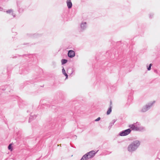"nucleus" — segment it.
Wrapping results in <instances>:
<instances>
[{"label":"nucleus","mask_w":160,"mask_h":160,"mask_svg":"<svg viewBox=\"0 0 160 160\" xmlns=\"http://www.w3.org/2000/svg\"><path fill=\"white\" fill-rule=\"evenodd\" d=\"M130 133V128L120 132L119 135L121 136H126Z\"/></svg>","instance_id":"1"},{"label":"nucleus","mask_w":160,"mask_h":160,"mask_svg":"<svg viewBox=\"0 0 160 160\" xmlns=\"http://www.w3.org/2000/svg\"><path fill=\"white\" fill-rule=\"evenodd\" d=\"M140 145L139 142L138 141H136L134 142L131 145V149L134 151Z\"/></svg>","instance_id":"2"},{"label":"nucleus","mask_w":160,"mask_h":160,"mask_svg":"<svg viewBox=\"0 0 160 160\" xmlns=\"http://www.w3.org/2000/svg\"><path fill=\"white\" fill-rule=\"evenodd\" d=\"M98 151V150L96 152H95V151L92 150L87 153L88 159L93 158Z\"/></svg>","instance_id":"3"},{"label":"nucleus","mask_w":160,"mask_h":160,"mask_svg":"<svg viewBox=\"0 0 160 160\" xmlns=\"http://www.w3.org/2000/svg\"><path fill=\"white\" fill-rule=\"evenodd\" d=\"M87 28V23L86 22H82L80 24V31L82 32Z\"/></svg>","instance_id":"4"},{"label":"nucleus","mask_w":160,"mask_h":160,"mask_svg":"<svg viewBox=\"0 0 160 160\" xmlns=\"http://www.w3.org/2000/svg\"><path fill=\"white\" fill-rule=\"evenodd\" d=\"M131 129H132V130L137 131H140L142 129L141 128L136 125H132L131 127Z\"/></svg>","instance_id":"5"},{"label":"nucleus","mask_w":160,"mask_h":160,"mask_svg":"<svg viewBox=\"0 0 160 160\" xmlns=\"http://www.w3.org/2000/svg\"><path fill=\"white\" fill-rule=\"evenodd\" d=\"M68 55L70 58H72L75 56V52L72 50H70L68 51Z\"/></svg>","instance_id":"6"},{"label":"nucleus","mask_w":160,"mask_h":160,"mask_svg":"<svg viewBox=\"0 0 160 160\" xmlns=\"http://www.w3.org/2000/svg\"><path fill=\"white\" fill-rule=\"evenodd\" d=\"M155 103V101L153 102L152 103H150L148 104V105H146L145 106L144 108H143L142 109V112H144L146 111L148 109V107H150L151 106L152 104Z\"/></svg>","instance_id":"7"},{"label":"nucleus","mask_w":160,"mask_h":160,"mask_svg":"<svg viewBox=\"0 0 160 160\" xmlns=\"http://www.w3.org/2000/svg\"><path fill=\"white\" fill-rule=\"evenodd\" d=\"M66 3L67 7L69 9H70L72 8V5L71 0H67Z\"/></svg>","instance_id":"8"},{"label":"nucleus","mask_w":160,"mask_h":160,"mask_svg":"<svg viewBox=\"0 0 160 160\" xmlns=\"http://www.w3.org/2000/svg\"><path fill=\"white\" fill-rule=\"evenodd\" d=\"M117 121L116 119H114L112 120L111 122L109 124V125L108 127V128L110 129L112 127V126H113L114 123L116 122V121Z\"/></svg>","instance_id":"9"},{"label":"nucleus","mask_w":160,"mask_h":160,"mask_svg":"<svg viewBox=\"0 0 160 160\" xmlns=\"http://www.w3.org/2000/svg\"><path fill=\"white\" fill-rule=\"evenodd\" d=\"M88 155H87V154H85L82 157V158H81L80 160H88L89 159L88 157Z\"/></svg>","instance_id":"10"},{"label":"nucleus","mask_w":160,"mask_h":160,"mask_svg":"<svg viewBox=\"0 0 160 160\" xmlns=\"http://www.w3.org/2000/svg\"><path fill=\"white\" fill-rule=\"evenodd\" d=\"M62 67L63 68L62 70V73L66 76V79H67L68 78V75L66 73L65 70L64 69L63 67Z\"/></svg>","instance_id":"11"},{"label":"nucleus","mask_w":160,"mask_h":160,"mask_svg":"<svg viewBox=\"0 0 160 160\" xmlns=\"http://www.w3.org/2000/svg\"><path fill=\"white\" fill-rule=\"evenodd\" d=\"M112 106H110L109 108H108L107 112V115L109 114L112 112Z\"/></svg>","instance_id":"12"},{"label":"nucleus","mask_w":160,"mask_h":160,"mask_svg":"<svg viewBox=\"0 0 160 160\" xmlns=\"http://www.w3.org/2000/svg\"><path fill=\"white\" fill-rule=\"evenodd\" d=\"M36 117V115L33 116H31L29 118V119L28 121L29 122H30L31 121L32 119L34 118H35Z\"/></svg>","instance_id":"13"},{"label":"nucleus","mask_w":160,"mask_h":160,"mask_svg":"<svg viewBox=\"0 0 160 160\" xmlns=\"http://www.w3.org/2000/svg\"><path fill=\"white\" fill-rule=\"evenodd\" d=\"M61 63L62 65H63L68 62V60L66 59H62L61 60Z\"/></svg>","instance_id":"14"},{"label":"nucleus","mask_w":160,"mask_h":160,"mask_svg":"<svg viewBox=\"0 0 160 160\" xmlns=\"http://www.w3.org/2000/svg\"><path fill=\"white\" fill-rule=\"evenodd\" d=\"M13 12V10L12 9H9L6 11V12L8 13H10Z\"/></svg>","instance_id":"15"},{"label":"nucleus","mask_w":160,"mask_h":160,"mask_svg":"<svg viewBox=\"0 0 160 160\" xmlns=\"http://www.w3.org/2000/svg\"><path fill=\"white\" fill-rule=\"evenodd\" d=\"M8 149L9 150H10L11 151L12 150V145L11 144H10L8 147Z\"/></svg>","instance_id":"16"},{"label":"nucleus","mask_w":160,"mask_h":160,"mask_svg":"<svg viewBox=\"0 0 160 160\" xmlns=\"http://www.w3.org/2000/svg\"><path fill=\"white\" fill-rule=\"evenodd\" d=\"M152 64H150L149 67L148 68V70H150L151 69V67L152 66Z\"/></svg>","instance_id":"17"},{"label":"nucleus","mask_w":160,"mask_h":160,"mask_svg":"<svg viewBox=\"0 0 160 160\" xmlns=\"http://www.w3.org/2000/svg\"><path fill=\"white\" fill-rule=\"evenodd\" d=\"M101 118L100 117H98V118L97 119H95V121L96 122H97V121H99V120H100Z\"/></svg>","instance_id":"18"},{"label":"nucleus","mask_w":160,"mask_h":160,"mask_svg":"<svg viewBox=\"0 0 160 160\" xmlns=\"http://www.w3.org/2000/svg\"><path fill=\"white\" fill-rule=\"evenodd\" d=\"M128 151H130V145H129L128 147Z\"/></svg>","instance_id":"19"},{"label":"nucleus","mask_w":160,"mask_h":160,"mask_svg":"<svg viewBox=\"0 0 160 160\" xmlns=\"http://www.w3.org/2000/svg\"><path fill=\"white\" fill-rule=\"evenodd\" d=\"M2 9H3L1 7H0V11H2Z\"/></svg>","instance_id":"20"},{"label":"nucleus","mask_w":160,"mask_h":160,"mask_svg":"<svg viewBox=\"0 0 160 160\" xmlns=\"http://www.w3.org/2000/svg\"><path fill=\"white\" fill-rule=\"evenodd\" d=\"M112 101H110V106H112Z\"/></svg>","instance_id":"21"},{"label":"nucleus","mask_w":160,"mask_h":160,"mask_svg":"<svg viewBox=\"0 0 160 160\" xmlns=\"http://www.w3.org/2000/svg\"><path fill=\"white\" fill-rule=\"evenodd\" d=\"M35 35H32L30 36V37H35V36H34Z\"/></svg>","instance_id":"22"},{"label":"nucleus","mask_w":160,"mask_h":160,"mask_svg":"<svg viewBox=\"0 0 160 160\" xmlns=\"http://www.w3.org/2000/svg\"><path fill=\"white\" fill-rule=\"evenodd\" d=\"M12 15L14 17H15V15H14L13 13H12Z\"/></svg>","instance_id":"23"},{"label":"nucleus","mask_w":160,"mask_h":160,"mask_svg":"<svg viewBox=\"0 0 160 160\" xmlns=\"http://www.w3.org/2000/svg\"><path fill=\"white\" fill-rule=\"evenodd\" d=\"M128 126H129V127H130V125H129Z\"/></svg>","instance_id":"24"}]
</instances>
